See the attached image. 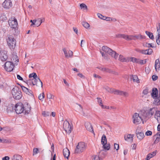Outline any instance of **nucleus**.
I'll return each instance as SVG.
<instances>
[{
    "label": "nucleus",
    "mask_w": 160,
    "mask_h": 160,
    "mask_svg": "<svg viewBox=\"0 0 160 160\" xmlns=\"http://www.w3.org/2000/svg\"><path fill=\"white\" fill-rule=\"evenodd\" d=\"M14 110L17 114L24 113L25 114H28L30 112V110H25L23 105L21 103L16 104L14 107Z\"/></svg>",
    "instance_id": "f257e3e1"
},
{
    "label": "nucleus",
    "mask_w": 160,
    "mask_h": 160,
    "mask_svg": "<svg viewBox=\"0 0 160 160\" xmlns=\"http://www.w3.org/2000/svg\"><path fill=\"white\" fill-rule=\"evenodd\" d=\"M12 93L14 98L16 99H19L22 97L21 90L17 86L14 87L12 90Z\"/></svg>",
    "instance_id": "f03ea898"
},
{
    "label": "nucleus",
    "mask_w": 160,
    "mask_h": 160,
    "mask_svg": "<svg viewBox=\"0 0 160 160\" xmlns=\"http://www.w3.org/2000/svg\"><path fill=\"white\" fill-rule=\"evenodd\" d=\"M102 50L105 52L111 55L115 59H117L118 57V54L116 52L113 51L111 49L106 46H103L102 48Z\"/></svg>",
    "instance_id": "7ed1b4c3"
},
{
    "label": "nucleus",
    "mask_w": 160,
    "mask_h": 160,
    "mask_svg": "<svg viewBox=\"0 0 160 160\" xmlns=\"http://www.w3.org/2000/svg\"><path fill=\"white\" fill-rule=\"evenodd\" d=\"M7 41L10 49H13L16 45V40L11 35H8L7 39Z\"/></svg>",
    "instance_id": "20e7f679"
},
{
    "label": "nucleus",
    "mask_w": 160,
    "mask_h": 160,
    "mask_svg": "<svg viewBox=\"0 0 160 160\" xmlns=\"http://www.w3.org/2000/svg\"><path fill=\"white\" fill-rule=\"evenodd\" d=\"M8 23L9 26L12 29H15L17 27V20L14 17L11 18L8 21Z\"/></svg>",
    "instance_id": "39448f33"
},
{
    "label": "nucleus",
    "mask_w": 160,
    "mask_h": 160,
    "mask_svg": "<svg viewBox=\"0 0 160 160\" xmlns=\"http://www.w3.org/2000/svg\"><path fill=\"white\" fill-rule=\"evenodd\" d=\"M86 148V145L84 142H80L77 145L76 148L75 150V152L77 153H80L83 152Z\"/></svg>",
    "instance_id": "423d86ee"
},
{
    "label": "nucleus",
    "mask_w": 160,
    "mask_h": 160,
    "mask_svg": "<svg viewBox=\"0 0 160 160\" xmlns=\"http://www.w3.org/2000/svg\"><path fill=\"white\" fill-rule=\"evenodd\" d=\"M138 113L143 123H144V121H146L149 118L147 111L141 110Z\"/></svg>",
    "instance_id": "0eeeda50"
},
{
    "label": "nucleus",
    "mask_w": 160,
    "mask_h": 160,
    "mask_svg": "<svg viewBox=\"0 0 160 160\" xmlns=\"http://www.w3.org/2000/svg\"><path fill=\"white\" fill-rule=\"evenodd\" d=\"M14 67V65L12 62L7 61L4 64V69L7 72L12 71Z\"/></svg>",
    "instance_id": "6e6552de"
},
{
    "label": "nucleus",
    "mask_w": 160,
    "mask_h": 160,
    "mask_svg": "<svg viewBox=\"0 0 160 160\" xmlns=\"http://www.w3.org/2000/svg\"><path fill=\"white\" fill-rule=\"evenodd\" d=\"M63 128L67 133H70L71 132L72 128L69 122L67 121H65L63 124Z\"/></svg>",
    "instance_id": "1a4fd4ad"
},
{
    "label": "nucleus",
    "mask_w": 160,
    "mask_h": 160,
    "mask_svg": "<svg viewBox=\"0 0 160 160\" xmlns=\"http://www.w3.org/2000/svg\"><path fill=\"white\" fill-rule=\"evenodd\" d=\"M132 118L133 123L136 125L140 123L142 121L139 113H134L132 117Z\"/></svg>",
    "instance_id": "9d476101"
},
{
    "label": "nucleus",
    "mask_w": 160,
    "mask_h": 160,
    "mask_svg": "<svg viewBox=\"0 0 160 160\" xmlns=\"http://www.w3.org/2000/svg\"><path fill=\"white\" fill-rule=\"evenodd\" d=\"M7 52L4 50H0V59L3 62L5 61L8 58Z\"/></svg>",
    "instance_id": "9b49d317"
},
{
    "label": "nucleus",
    "mask_w": 160,
    "mask_h": 160,
    "mask_svg": "<svg viewBox=\"0 0 160 160\" xmlns=\"http://www.w3.org/2000/svg\"><path fill=\"white\" fill-rule=\"evenodd\" d=\"M62 50L64 52L65 57L67 58H71L73 56V52L71 50H69L68 52L65 48H63Z\"/></svg>",
    "instance_id": "f8f14e48"
},
{
    "label": "nucleus",
    "mask_w": 160,
    "mask_h": 160,
    "mask_svg": "<svg viewBox=\"0 0 160 160\" xmlns=\"http://www.w3.org/2000/svg\"><path fill=\"white\" fill-rule=\"evenodd\" d=\"M22 89L23 91L27 94L31 96L32 97H33L34 95L32 92L29 89L25 87L24 86H21Z\"/></svg>",
    "instance_id": "ddd939ff"
},
{
    "label": "nucleus",
    "mask_w": 160,
    "mask_h": 160,
    "mask_svg": "<svg viewBox=\"0 0 160 160\" xmlns=\"http://www.w3.org/2000/svg\"><path fill=\"white\" fill-rule=\"evenodd\" d=\"M3 7L5 8L8 9L12 6V3L10 0H5L2 4Z\"/></svg>",
    "instance_id": "4468645a"
},
{
    "label": "nucleus",
    "mask_w": 160,
    "mask_h": 160,
    "mask_svg": "<svg viewBox=\"0 0 160 160\" xmlns=\"http://www.w3.org/2000/svg\"><path fill=\"white\" fill-rule=\"evenodd\" d=\"M85 126L87 130L92 132L94 133L92 126L89 122H86L85 123Z\"/></svg>",
    "instance_id": "2eb2a0df"
},
{
    "label": "nucleus",
    "mask_w": 160,
    "mask_h": 160,
    "mask_svg": "<svg viewBox=\"0 0 160 160\" xmlns=\"http://www.w3.org/2000/svg\"><path fill=\"white\" fill-rule=\"evenodd\" d=\"M136 134L137 138L140 140H142L144 137L143 132H139L138 128L136 130Z\"/></svg>",
    "instance_id": "dca6fc26"
},
{
    "label": "nucleus",
    "mask_w": 160,
    "mask_h": 160,
    "mask_svg": "<svg viewBox=\"0 0 160 160\" xmlns=\"http://www.w3.org/2000/svg\"><path fill=\"white\" fill-rule=\"evenodd\" d=\"M158 110H157L155 108H150L148 110H147L148 115L149 118L151 117L154 113H155Z\"/></svg>",
    "instance_id": "f3484780"
},
{
    "label": "nucleus",
    "mask_w": 160,
    "mask_h": 160,
    "mask_svg": "<svg viewBox=\"0 0 160 160\" xmlns=\"http://www.w3.org/2000/svg\"><path fill=\"white\" fill-rule=\"evenodd\" d=\"M115 94L124 96L126 97L128 96V94L127 92H123L118 90H117L115 91Z\"/></svg>",
    "instance_id": "a211bd4d"
},
{
    "label": "nucleus",
    "mask_w": 160,
    "mask_h": 160,
    "mask_svg": "<svg viewBox=\"0 0 160 160\" xmlns=\"http://www.w3.org/2000/svg\"><path fill=\"white\" fill-rule=\"evenodd\" d=\"M33 81V85H36L37 86H38V82H40V85L41 86V87H42V82L39 79V78L37 77H36L35 78H32Z\"/></svg>",
    "instance_id": "6ab92c4d"
},
{
    "label": "nucleus",
    "mask_w": 160,
    "mask_h": 160,
    "mask_svg": "<svg viewBox=\"0 0 160 160\" xmlns=\"http://www.w3.org/2000/svg\"><path fill=\"white\" fill-rule=\"evenodd\" d=\"M152 52V50L151 48H148L146 50H142L141 53L145 55L151 54Z\"/></svg>",
    "instance_id": "aec40b11"
},
{
    "label": "nucleus",
    "mask_w": 160,
    "mask_h": 160,
    "mask_svg": "<svg viewBox=\"0 0 160 160\" xmlns=\"http://www.w3.org/2000/svg\"><path fill=\"white\" fill-rule=\"evenodd\" d=\"M63 153L65 158L68 159L70 155V152L69 150L67 148L64 149Z\"/></svg>",
    "instance_id": "412c9836"
},
{
    "label": "nucleus",
    "mask_w": 160,
    "mask_h": 160,
    "mask_svg": "<svg viewBox=\"0 0 160 160\" xmlns=\"http://www.w3.org/2000/svg\"><path fill=\"white\" fill-rule=\"evenodd\" d=\"M157 152V151L155 150L152 152L148 154L146 158L147 159V160H149L150 158L156 155Z\"/></svg>",
    "instance_id": "4be33fe9"
},
{
    "label": "nucleus",
    "mask_w": 160,
    "mask_h": 160,
    "mask_svg": "<svg viewBox=\"0 0 160 160\" xmlns=\"http://www.w3.org/2000/svg\"><path fill=\"white\" fill-rule=\"evenodd\" d=\"M154 117L157 120L158 123H160V111H158L156 112Z\"/></svg>",
    "instance_id": "5701e85b"
},
{
    "label": "nucleus",
    "mask_w": 160,
    "mask_h": 160,
    "mask_svg": "<svg viewBox=\"0 0 160 160\" xmlns=\"http://www.w3.org/2000/svg\"><path fill=\"white\" fill-rule=\"evenodd\" d=\"M134 136L133 134H128L127 135V136H124V139L125 140L127 141H132L133 140V138Z\"/></svg>",
    "instance_id": "b1692460"
},
{
    "label": "nucleus",
    "mask_w": 160,
    "mask_h": 160,
    "mask_svg": "<svg viewBox=\"0 0 160 160\" xmlns=\"http://www.w3.org/2000/svg\"><path fill=\"white\" fill-rule=\"evenodd\" d=\"M155 68L156 71H157V70H159L160 68V63L159 59H156L155 61Z\"/></svg>",
    "instance_id": "393cba45"
},
{
    "label": "nucleus",
    "mask_w": 160,
    "mask_h": 160,
    "mask_svg": "<svg viewBox=\"0 0 160 160\" xmlns=\"http://www.w3.org/2000/svg\"><path fill=\"white\" fill-rule=\"evenodd\" d=\"M158 90L156 88H153L152 90V92L151 95L153 98H156L158 96Z\"/></svg>",
    "instance_id": "a878e982"
},
{
    "label": "nucleus",
    "mask_w": 160,
    "mask_h": 160,
    "mask_svg": "<svg viewBox=\"0 0 160 160\" xmlns=\"http://www.w3.org/2000/svg\"><path fill=\"white\" fill-rule=\"evenodd\" d=\"M131 79L132 80L133 82H136L137 83H139V80L138 76L135 75H132L130 77Z\"/></svg>",
    "instance_id": "bb28decb"
},
{
    "label": "nucleus",
    "mask_w": 160,
    "mask_h": 160,
    "mask_svg": "<svg viewBox=\"0 0 160 160\" xmlns=\"http://www.w3.org/2000/svg\"><path fill=\"white\" fill-rule=\"evenodd\" d=\"M153 103L156 105H158L160 104V90L159 91V96L157 98L156 97L155 98Z\"/></svg>",
    "instance_id": "cd10ccee"
},
{
    "label": "nucleus",
    "mask_w": 160,
    "mask_h": 160,
    "mask_svg": "<svg viewBox=\"0 0 160 160\" xmlns=\"http://www.w3.org/2000/svg\"><path fill=\"white\" fill-rule=\"evenodd\" d=\"M12 160H22V157L18 154L14 155L12 158Z\"/></svg>",
    "instance_id": "c85d7f7f"
},
{
    "label": "nucleus",
    "mask_w": 160,
    "mask_h": 160,
    "mask_svg": "<svg viewBox=\"0 0 160 160\" xmlns=\"http://www.w3.org/2000/svg\"><path fill=\"white\" fill-rule=\"evenodd\" d=\"M126 35L123 34H118L115 35L116 38H122L126 39Z\"/></svg>",
    "instance_id": "c756f323"
},
{
    "label": "nucleus",
    "mask_w": 160,
    "mask_h": 160,
    "mask_svg": "<svg viewBox=\"0 0 160 160\" xmlns=\"http://www.w3.org/2000/svg\"><path fill=\"white\" fill-rule=\"evenodd\" d=\"M135 35H126V40H135L136 38H135Z\"/></svg>",
    "instance_id": "7c9ffc66"
},
{
    "label": "nucleus",
    "mask_w": 160,
    "mask_h": 160,
    "mask_svg": "<svg viewBox=\"0 0 160 160\" xmlns=\"http://www.w3.org/2000/svg\"><path fill=\"white\" fill-rule=\"evenodd\" d=\"M33 81L32 78L26 80L25 82L29 86H33Z\"/></svg>",
    "instance_id": "2f4dec72"
},
{
    "label": "nucleus",
    "mask_w": 160,
    "mask_h": 160,
    "mask_svg": "<svg viewBox=\"0 0 160 160\" xmlns=\"http://www.w3.org/2000/svg\"><path fill=\"white\" fill-rule=\"evenodd\" d=\"M107 142V139L106 136L104 134H103L101 138V143L102 144H105Z\"/></svg>",
    "instance_id": "473e14b6"
},
{
    "label": "nucleus",
    "mask_w": 160,
    "mask_h": 160,
    "mask_svg": "<svg viewBox=\"0 0 160 160\" xmlns=\"http://www.w3.org/2000/svg\"><path fill=\"white\" fill-rule=\"evenodd\" d=\"M145 33L150 39L152 40L154 39V37L152 33L147 31H146Z\"/></svg>",
    "instance_id": "72a5a7b5"
},
{
    "label": "nucleus",
    "mask_w": 160,
    "mask_h": 160,
    "mask_svg": "<svg viewBox=\"0 0 160 160\" xmlns=\"http://www.w3.org/2000/svg\"><path fill=\"white\" fill-rule=\"evenodd\" d=\"M103 147V148L106 150H109L110 149V144L109 143H107V142L105 143V144H102Z\"/></svg>",
    "instance_id": "f704fd0d"
},
{
    "label": "nucleus",
    "mask_w": 160,
    "mask_h": 160,
    "mask_svg": "<svg viewBox=\"0 0 160 160\" xmlns=\"http://www.w3.org/2000/svg\"><path fill=\"white\" fill-rule=\"evenodd\" d=\"M119 60L122 62H125L127 61L126 59L122 55H120L119 56Z\"/></svg>",
    "instance_id": "c9c22d12"
},
{
    "label": "nucleus",
    "mask_w": 160,
    "mask_h": 160,
    "mask_svg": "<svg viewBox=\"0 0 160 160\" xmlns=\"http://www.w3.org/2000/svg\"><path fill=\"white\" fill-rule=\"evenodd\" d=\"M135 38L136 39H141L145 38V37L144 36H142L140 34L138 35H135Z\"/></svg>",
    "instance_id": "e433bc0d"
},
{
    "label": "nucleus",
    "mask_w": 160,
    "mask_h": 160,
    "mask_svg": "<svg viewBox=\"0 0 160 160\" xmlns=\"http://www.w3.org/2000/svg\"><path fill=\"white\" fill-rule=\"evenodd\" d=\"M92 160H103L102 158L97 155H94L92 157Z\"/></svg>",
    "instance_id": "4c0bfd02"
},
{
    "label": "nucleus",
    "mask_w": 160,
    "mask_h": 160,
    "mask_svg": "<svg viewBox=\"0 0 160 160\" xmlns=\"http://www.w3.org/2000/svg\"><path fill=\"white\" fill-rule=\"evenodd\" d=\"M97 99H98V102L99 104V105L102 107V108H104V106L102 104V101L101 98H97Z\"/></svg>",
    "instance_id": "58836bf2"
},
{
    "label": "nucleus",
    "mask_w": 160,
    "mask_h": 160,
    "mask_svg": "<svg viewBox=\"0 0 160 160\" xmlns=\"http://www.w3.org/2000/svg\"><path fill=\"white\" fill-rule=\"evenodd\" d=\"M12 58L13 61L15 62H16V63L18 62L19 59L17 56L16 55H13Z\"/></svg>",
    "instance_id": "ea45409f"
},
{
    "label": "nucleus",
    "mask_w": 160,
    "mask_h": 160,
    "mask_svg": "<svg viewBox=\"0 0 160 160\" xmlns=\"http://www.w3.org/2000/svg\"><path fill=\"white\" fill-rule=\"evenodd\" d=\"M37 77V74L34 72L30 74L29 75V77L30 78H35Z\"/></svg>",
    "instance_id": "a19ab883"
},
{
    "label": "nucleus",
    "mask_w": 160,
    "mask_h": 160,
    "mask_svg": "<svg viewBox=\"0 0 160 160\" xmlns=\"http://www.w3.org/2000/svg\"><path fill=\"white\" fill-rule=\"evenodd\" d=\"M82 24L83 27H84L85 28H89L90 27L89 24L88 23L86 22H82Z\"/></svg>",
    "instance_id": "79ce46f5"
},
{
    "label": "nucleus",
    "mask_w": 160,
    "mask_h": 160,
    "mask_svg": "<svg viewBox=\"0 0 160 160\" xmlns=\"http://www.w3.org/2000/svg\"><path fill=\"white\" fill-rule=\"evenodd\" d=\"M44 97V92L40 94L38 96L39 99L41 101H43V98Z\"/></svg>",
    "instance_id": "37998d69"
},
{
    "label": "nucleus",
    "mask_w": 160,
    "mask_h": 160,
    "mask_svg": "<svg viewBox=\"0 0 160 160\" xmlns=\"http://www.w3.org/2000/svg\"><path fill=\"white\" fill-rule=\"evenodd\" d=\"M102 72H107L110 73L112 71L111 70L109 69L108 68H103L102 70Z\"/></svg>",
    "instance_id": "c03bdc74"
},
{
    "label": "nucleus",
    "mask_w": 160,
    "mask_h": 160,
    "mask_svg": "<svg viewBox=\"0 0 160 160\" xmlns=\"http://www.w3.org/2000/svg\"><path fill=\"white\" fill-rule=\"evenodd\" d=\"M80 7L81 9L84 8L86 10L88 9V8L87 6L84 3L81 4L80 5Z\"/></svg>",
    "instance_id": "a18cd8bd"
},
{
    "label": "nucleus",
    "mask_w": 160,
    "mask_h": 160,
    "mask_svg": "<svg viewBox=\"0 0 160 160\" xmlns=\"http://www.w3.org/2000/svg\"><path fill=\"white\" fill-rule=\"evenodd\" d=\"M97 15L98 16V17L104 20H105V18L106 17L102 16L101 14L98 13L97 14Z\"/></svg>",
    "instance_id": "49530a36"
},
{
    "label": "nucleus",
    "mask_w": 160,
    "mask_h": 160,
    "mask_svg": "<svg viewBox=\"0 0 160 160\" xmlns=\"http://www.w3.org/2000/svg\"><path fill=\"white\" fill-rule=\"evenodd\" d=\"M108 89H109V90H108V92L111 93H113L115 94V91L117 90L114 89L112 88H108Z\"/></svg>",
    "instance_id": "de8ad7c7"
},
{
    "label": "nucleus",
    "mask_w": 160,
    "mask_h": 160,
    "mask_svg": "<svg viewBox=\"0 0 160 160\" xmlns=\"http://www.w3.org/2000/svg\"><path fill=\"white\" fill-rule=\"evenodd\" d=\"M38 148H34L33 151V155L37 154L38 153Z\"/></svg>",
    "instance_id": "09e8293b"
},
{
    "label": "nucleus",
    "mask_w": 160,
    "mask_h": 160,
    "mask_svg": "<svg viewBox=\"0 0 160 160\" xmlns=\"http://www.w3.org/2000/svg\"><path fill=\"white\" fill-rule=\"evenodd\" d=\"M11 142V141L9 140H8L5 139H2V143H10Z\"/></svg>",
    "instance_id": "8fccbe9b"
},
{
    "label": "nucleus",
    "mask_w": 160,
    "mask_h": 160,
    "mask_svg": "<svg viewBox=\"0 0 160 160\" xmlns=\"http://www.w3.org/2000/svg\"><path fill=\"white\" fill-rule=\"evenodd\" d=\"M137 59V58H135L131 57L130 58V60L133 62H136Z\"/></svg>",
    "instance_id": "3c124183"
},
{
    "label": "nucleus",
    "mask_w": 160,
    "mask_h": 160,
    "mask_svg": "<svg viewBox=\"0 0 160 160\" xmlns=\"http://www.w3.org/2000/svg\"><path fill=\"white\" fill-rule=\"evenodd\" d=\"M42 23V22H40V20H38L35 24L37 27H38L41 25Z\"/></svg>",
    "instance_id": "603ef678"
},
{
    "label": "nucleus",
    "mask_w": 160,
    "mask_h": 160,
    "mask_svg": "<svg viewBox=\"0 0 160 160\" xmlns=\"http://www.w3.org/2000/svg\"><path fill=\"white\" fill-rule=\"evenodd\" d=\"M77 75L79 76L81 78H83V79H85V76L83 75L82 73H79L77 74Z\"/></svg>",
    "instance_id": "864d4df0"
},
{
    "label": "nucleus",
    "mask_w": 160,
    "mask_h": 160,
    "mask_svg": "<svg viewBox=\"0 0 160 160\" xmlns=\"http://www.w3.org/2000/svg\"><path fill=\"white\" fill-rule=\"evenodd\" d=\"M145 47H148V48H153L154 47V46H152L151 43H147L145 46H144Z\"/></svg>",
    "instance_id": "5fc2aeb1"
},
{
    "label": "nucleus",
    "mask_w": 160,
    "mask_h": 160,
    "mask_svg": "<svg viewBox=\"0 0 160 160\" xmlns=\"http://www.w3.org/2000/svg\"><path fill=\"white\" fill-rule=\"evenodd\" d=\"M148 92V88L145 89L143 91V93L145 95L147 94Z\"/></svg>",
    "instance_id": "6e6d98bb"
},
{
    "label": "nucleus",
    "mask_w": 160,
    "mask_h": 160,
    "mask_svg": "<svg viewBox=\"0 0 160 160\" xmlns=\"http://www.w3.org/2000/svg\"><path fill=\"white\" fill-rule=\"evenodd\" d=\"M156 42L158 45L160 44V37H156Z\"/></svg>",
    "instance_id": "4d7b16f0"
},
{
    "label": "nucleus",
    "mask_w": 160,
    "mask_h": 160,
    "mask_svg": "<svg viewBox=\"0 0 160 160\" xmlns=\"http://www.w3.org/2000/svg\"><path fill=\"white\" fill-rule=\"evenodd\" d=\"M157 37H160V28H157Z\"/></svg>",
    "instance_id": "13d9d810"
},
{
    "label": "nucleus",
    "mask_w": 160,
    "mask_h": 160,
    "mask_svg": "<svg viewBox=\"0 0 160 160\" xmlns=\"http://www.w3.org/2000/svg\"><path fill=\"white\" fill-rule=\"evenodd\" d=\"M157 135L159 137H157L156 139L155 140V142H156L157 141H158L159 139L160 138V132H158L157 133Z\"/></svg>",
    "instance_id": "bf43d9fd"
},
{
    "label": "nucleus",
    "mask_w": 160,
    "mask_h": 160,
    "mask_svg": "<svg viewBox=\"0 0 160 160\" xmlns=\"http://www.w3.org/2000/svg\"><path fill=\"white\" fill-rule=\"evenodd\" d=\"M42 114L44 116L46 117L49 116V112H43Z\"/></svg>",
    "instance_id": "052dcab7"
},
{
    "label": "nucleus",
    "mask_w": 160,
    "mask_h": 160,
    "mask_svg": "<svg viewBox=\"0 0 160 160\" xmlns=\"http://www.w3.org/2000/svg\"><path fill=\"white\" fill-rule=\"evenodd\" d=\"M145 134L147 136L151 135L152 134V132L150 131H148L146 132Z\"/></svg>",
    "instance_id": "680f3d73"
},
{
    "label": "nucleus",
    "mask_w": 160,
    "mask_h": 160,
    "mask_svg": "<svg viewBox=\"0 0 160 160\" xmlns=\"http://www.w3.org/2000/svg\"><path fill=\"white\" fill-rule=\"evenodd\" d=\"M114 148L115 149H116L117 150H118L119 148V146L118 144L115 143L114 144Z\"/></svg>",
    "instance_id": "e2e57ef3"
},
{
    "label": "nucleus",
    "mask_w": 160,
    "mask_h": 160,
    "mask_svg": "<svg viewBox=\"0 0 160 160\" xmlns=\"http://www.w3.org/2000/svg\"><path fill=\"white\" fill-rule=\"evenodd\" d=\"M146 62V60H141L140 61V62L139 64H145Z\"/></svg>",
    "instance_id": "0e129e2a"
},
{
    "label": "nucleus",
    "mask_w": 160,
    "mask_h": 160,
    "mask_svg": "<svg viewBox=\"0 0 160 160\" xmlns=\"http://www.w3.org/2000/svg\"><path fill=\"white\" fill-rule=\"evenodd\" d=\"M152 78L153 81H155L156 80L158 79V77L157 76L155 75H153L152 76Z\"/></svg>",
    "instance_id": "69168bd1"
},
{
    "label": "nucleus",
    "mask_w": 160,
    "mask_h": 160,
    "mask_svg": "<svg viewBox=\"0 0 160 160\" xmlns=\"http://www.w3.org/2000/svg\"><path fill=\"white\" fill-rule=\"evenodd\" d=\"M93 77L94 78H101V77L100 76H99L98 75H97L96 74H93Z\"/></svg>",
    "instance_id": "338daca9"
},
{
    "label": "nucleus",
    "mask_w": 160,
    "mask_h": 160,
    "mask_svg": "<svg viewBox=\"0 0 160 160\" xmlns=\"http://www.w3.org/2000/svg\"><path fill=\"white\" fill-rule=\"evenodd\" d=\"M9 158L8 156H5L2 158V160H9Z\"/></svg>",
    "instance_id": "774afa93"
}]
</instances>
